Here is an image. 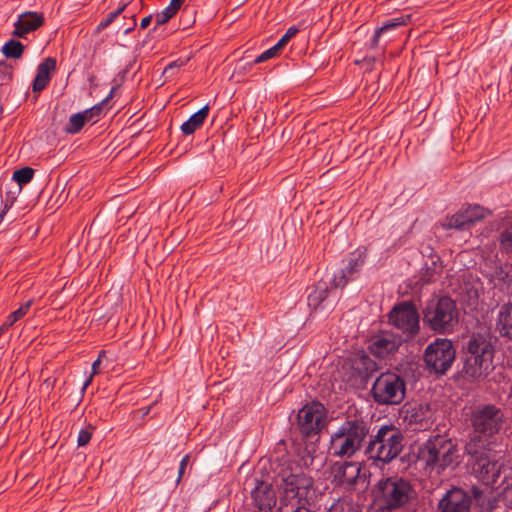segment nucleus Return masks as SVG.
Here are the masks:
<instances>
[{
    "label": "nucleus",
    "instance_id": "obj_1",
    "mask_svg": "<svg viewBox=\"0 0 512 512\" xmlns=\"http://www.w3.org/2000/svg\"><path fill=\"white\" fill-rule=\"evenodd\" d=\"M417 458L426 469L441 473L447 468H455L460 463L461 451L455 441L437 435L418 447Z\"/></svg>",
    "mask_w": 512,
    "mask_h": 512
},
{
    "label": "nucleus",
    "instance_id": "obj_2",
    "mask_svg": "<svg viewBox=\"0 0 512 512\" xmlns=\"http://www.w3.org/2000/svg\"><path fill=\"white\" fill-rule=\"evenodd\" d=\"M379 510L392 512L404 508L417 496L411 483L401 477H388L377 482L372 490Z\"/></svg>",
    "mask_w": 512,
    "mask_h": 512
},
{
    "label": "nucleus",
    "instance_id": "obj_3",
    "mask_svg": "<svg viewBox=\"0 0 512 512\" xmlns=\"http://www.w3.org/2000/svg\"><path fill=\"white\" fill-rule=\"evenodd\" d=\"M488 442L481 437H473L467 444L466 450L471 457L473 471L476 477L486 486H492L497 483L501 465L499 459L501 456L487 448Z\"/></svg>",
    "mask_w": 512,
    "mask_h": 512
},
{
    "label": "nucleus",
    "instance_id": "obj_4",
    "mask_svg": "<svg viewBox=\"0 0 512 512\" xmlns=\"http://www.w3.org/2000/svg\"><path fill=\"white\" fill-rule=\"evenodd\" d=\"M494 348L490 341L481 335H474L467 344L464 374L473 380L486 378L494 369Z\"/></svg>",
    "mask_w": 512,
    "mask_h": 512
},
{
    "label": "nucleus",
    "instance_id": "obj_5",
    "mask_svg": "<svg viewBox=\"0 0 512 512\" xmlns=\"http://www.w3.org/2000/svg\"><path fill=\"white\" fill-rule=\"evenodd\" d=\"M459 321L456 303L448 297L431 301L424 311V322L434 331L449 333Z\"/></svg>",
    "mask_w": 512,
    "mask_h": 512
},
{
    "label": "nucleus",
    "instance_id": "obj_6",
    "mask_svg": "<svg viewBox=\"0 0 512 512\" xmlns=\"http://www.w3.org/2000/svg\"><path fill=\"white\" fill-rule=\"evenodd\" d=\"M366 436L365 427L358 421H346L331 434L330 451L339 457H350L359 450Z\"/></svg>",
    "mask_w": 512,
    "mask_h": 512
},
{
    "label": "nucleus",
    "instance_id": "obj_7",
    "mask_svg": "<svg viewBox=\"0 0 512 512\" xmlns=\"http://www.w3.org/2000/svg\"><path fill=\"white\" fill-rule=\"evenodd\" d=\"M283 497L285 505L301 508L310 505L314 497L312 478L305 473H295L283 478Z\"/></svg>",
    "mask_w": 512,
    "mask_h": 512
},
{
    "label": "nucleus",
    "instance_id": "obj_8",
    "mask_svg": "<svg viewBox=\"0 0 512 512\" xmlns=\"http://www.w3.org/2000/svg\"><path fill=\"white\" fill-rule=\"evenodd\" d=\"M402 449V438L392 427H382L370 441L367 454L370 459L381 462H390Z\"/></svg>",
    "mask_w": 512,
    "mask_h": 512
},
{
    "label": "nucleus",
    "instance_id": "obj_9",
    "mask_svg": "<svg viewBox=\"0 0 512 512\" xmlns=\"http://www.w3.org/2000/svg\"><path fill=\"white\" fill-rule=\"evenodd\" d=\"M373 397L380 404H399L405 396L403 380L394 373L381 374L372 387Z\"/></svg>",
    "mask_w": 512,
    "mask_h": 512
},
{
    "label": "nucleus",
    "instance_id": "obj_10",
    "mask_svg": "<svg viewBox=\"0 0 512 512\" xmlns=\"http://www.w3.org/2000/svg\"><path fill=\"white\" fill-rule=\"evenodd\" d=\"M455 355L452 341L438 338L427 346L424 360L426 365L435 373L444 374L454 362Z\"/></svg>",
    "mask_w": 512,
    "mask_h": 512
},
{
    "label": "nucleus",
    "instance_id": "obj_11",
    "mask_svg": "<svg viewBox=\"0 0 512 512\" xmlns=\"http://www.w3.org/2000/svg\"><path fill=\"white\" fill-rule=\"evenodd\" d=\"M326 423V409L319 402L304 405L297 414V428L305 436L318 434Z\"/></svg>",
    "mask_w": 512,
    "mask_h": 512
},
{
    "label": "nucleus",
    "instance_id": "obj_12",
    "mask_svg": "<svg viewBox=\"0 0 512 512\" xmlns=\"http://www.w3.org/2000/svg\"><path fill=\"white\" fill-rule=\"evenodd\" d=\"M390 323L407 338L419 330V314L410 302H403L393 308L389 314Z\"/></svg>",
    "mask_w": 512,
    "mask_h": 512
},
{
    "label": "nucleus",
    "instance_id": "obj_13",
    "mask_svg": "<svg viewBox=\"0 0 512 512\" xmlns=\"http://www.w3.org/2000/svg\"><path fill=\"white\" fill-rule=\"evenodd\" d=\"M503 414L494 406H485L478 409L472 418L475 432L484 437L497 433L502 423Z\"/></svg>",
    "mask_w": 512,
    "mask_h": 512
},
{
    "label": "nucleus",
    "instance_id": "obj_14",
    "mask_svg": "<svg viewBox=\"0 0 512 512\" xmlns=\"http://www.w3.org/2000/svg\"><path fill=\"white\" fill-rule=\"evenodd\" d=\"M488 211L478 205H469L461 208L456 214L446 219L443 224L448 229H469L476 222L483 220Z\"/></svg>",
    "mask_w": 512,
    "mask_h": 512
},
{
    "label": "nucleus",
    "instance_id": "obj_15",
    "mask_svg": "<svg viewBox=\"0 0 512 512\" xmlns=\"http://www.w3.org/2000/svg\"><path fill=\"white\" fill-rule=\"evenodd\" d=\"M404 421L414 430H425L433 423V411L428 403H419L404 408Z\"/></svg>",
    "mask_w": 512,
    "mask_h": 512
},
{
    "label": "nucleus",
    "instance_id": "obj_16",
    "mask_svg": "<svg viewBox=\"0 0 512 512\" xmlns=\"http://www.w3.org/2000/svg\"><path fill=\"white\" fill-rule=\"evenodd\" d=\"M255 487L251 490L253 504L262 512H270L277 502L276 492L266 480L252 479Z\"/></svg>",
    "mask_w": 512,
    "mask_h": 512
},
{
    "label": "nucleus",
    "instance_id": "obj_17",
    "mask_svg": "<svg viewBox=\"0 0 512 512\" xmlns=\"http://www.w3.org/2000/svg\"><path fill=\"white\" fill-rule=\"evenodd\" d=\"M364 262V252L356 251L353 253L348 259L346 266L334 273L333 277L331 278V283L333 286L335 288L344 287L348 281L356 277L364 265Z\"/></svg>",
    "mask_w": 512,
    "mask_h": 512
},
{
    "label": "nucleus",
    "instance_id": "obj_18",
    "mask_svg": "<svg viewBox=\"0 0 512 512\" xmlns=\"http://www.w3.org/2000/svg\"><path fill=\"white\" fill-rule=\"evenodd\" d=\"M471 504L469 495L460 488L447 491L439 502L442 512H468Z\"/></svg>",
    "mask_w": 512,
    "mask_h": 512
},
{
    "label": "nucleus",
    "instance_id": "obj_19",
    "mask_svg": "<svg viewBox=\"0 0 512 512\" xmlns=\"http://www.w3.org/2000/svg\"><path fill=\"white\" fill-rule=\"evenodd\" d=\"M335 287L331 283V279L329 281L321 280L319 281L314 289L308 295V305L313 310H318L323 307L326 308L329 304H333L336 296Z\"/></svg>",
    "mask_w": 512,
    "mask_h": 512
},
{
    "label": "nucleus",
    "instance_id": "obj_20",
    "mask_svg": "<svg viewBox=\"0 0 512 512\" xmlns=\"http://www.w3.org/2000/svg\"><path fill=\"white\" fill-rule=\"evenodd\" d=\"M402 339L391 332H382L371 339L370 352L378 357L393 353L400 346Z\"/></svg>",
    "mask_w": 512,
    "mask_h": 512
},
{
    "label": "nucleus",
    "instance_id": "obj_21",
    "mask_svg": "<svg viewBox=\"0 0 512 512\" xmlns=\"http://www.w3.org/2000/svg\"><path fill=\"white\" fill-rule=\"evenodd\" d=\"M115 90L116 87H113L108 96L99 105H96L89 110H85L82 113L71 115L66 126V131L68 133H77L83 127L86 121L91 120L93 115L99 114L102 106L105 105L113 97Z\"/></svg>",
    "mask_w": 512,
    "mask_h": 512
},
{
    "label": "nucleus",
    "instance_id": "obj_22",
    "mask_svg": "<svg viewBox=\"0 0 512 512\" xmlns=\"http://www.w3.org/2000/svg\"><path fill=\"white\" fill-rule=\"evenodd\" d=\"M44 18L42 14L37 12H24L19 15L18 20L14 23L15 30L13 35L17 37H24L31 31L36 30L43 24Z\"/></svg>",
    "mask_w": 512,
    "mask_h": 512
},
{
    "label": "nucleus",
    "instance_id": "obj_23",
    "mask_svg": "<svg viewBox=\"0 0 512 512\" xmlns=\"http://www.w3.org/2000/svg\"><path fill=\"white\" fill-rule=\"evenodd\" d=\"M56 69L55 59L48 57L38 65L37 74L33 81V91H42L49 83L51 73Z\"/></svg>",
    "mask_w": 512,
    "mask_h": 512
},
{
    "label": "nucleus",
    "instance_id": "obj_24",
    "mask_svg": "<svg viewBox=\"0 0 512 512\" xmlns=\"http://www.w3.org/2000/svg\"><path fill=\"white\" fill-rule=\"evenodd\" d=\"M410 19V14H402L400 16L393 17L383 22L382 26L379 27L374 33V36L372 38V46L376 47L379 44L380 38L384 34L400 26L406 25L407 23L410 22Z\"/></svg>",
    "mask_w": 512,
    "mask_h": 512
},
{
    "label": "nucleus",
    "instance_id": "obj_25",
    "mask_svg": "<svg viewBox=\"0 0 512 512\" xmlns=\"http://www.w3.org/2000/svg\"><path fill=\"white\" fill-rule=\"evenodd\" d=\"M360 471V463L346 462L337 468L335 476L341 483L351 485L358 479Z\"/></svg>",
    "mask_w": 512,
    "mask_h": 512
},
{
    "label": "nucleus",
    "instance_id": "obj_26",
    "mask_svg": "<svg viewBox=\"0 0 512 512\" xmlns=\"http://www.w3.org/2000/svg\"><path fill=\"white\" fill-rule=\"evenodd\" d=\"M497 328L502 336L512 339V303L500 307L497 317Z\"/></svg>",
    "mask_w": 512,
    "mask_h": 512
},
{
    "label": "nucleus",
    "instance_id": "obj_27",
    "mask_svg": "<svg viewBox=\"0 0 512 512\" xmlns=\"http://www.w3.org/2000/svg\"><path fill=\"white\" fill-rule=\"evenodd\" d=\"M207 115L208 106H204L203 108L192 114L190 118L181 125V131L185 135L192 134L196 129H198L203 124Z\"/></svg>",
    "mask_w": 512,
    "mask_h": 512
},
{
    "label": "nucleus",
    "instance_id": "obj_28",
    "mask_svg": "<svg viewBox=\"0 0 512 512\" xmlns=\"http://www.w3.org/2000/svg\"><path fill=\"white\" fill-rule=\"evenodd\" d=\"M181 4L182 0H171L170 4L166 8L154 15L156 25H162L171 19L177 13Z\"/></svg>",
    "mask_w": 512,
    "mask_h": 512
},
{
    "label": "nucleus",
    "instance_id": "obj_29",
    "mask_svg": "<svg viewBox=\"0 0 512 512\" xmlns=\"http://www.w3.org/2000/svg\"><path fill=\"white\" fill-rule=\"evenodd\" d=\"M24 46L16 40H9L2 47V53L6 58H20L23 54Z\"/></svg>",
    "mask_w": 512,
    "mask_h": 512
},
{
    "label": "nucleus",
    "instance_id": "obj_30",
    "mask_svg": "<svg viewBox=\"0 0 512 512\" xmlns=\"http://www.w3.org/2000/svg\"><path fill=\"white\" fill-rule=\"evenodd\" d=\"M34 176V170L30 167H23L14 171L12 181L17 184V187L22 189V186L28 184Z\"/></svg>",
    "mask_w": 512,
    "mask_h": 512
},
{
    "label": "nucleus",
    "instance_id": "obj_31",
    "mask_svg": "<svg viewBox=\"0 0 512 512\" xmlns=\"http://www.w3.org/2000/svg\"><path fill=\"white\" fill-rule=\"evenodd\" d=\"M327 512H360L351 500L343 498L333 503Z\"/></svg>",
    "mask_w": 512,
    "mask_h": 512
},
{
    "label": "nucleus",
    "instance_id": "obj_32",
    "mask_svg": "<svg viewBox=\"0 0 512 512\" xmlns=\"http://www.w3.org/2000/svg\"><path fill=\"white\" fill-rule=\"evenodd\" d=\"M353 365L355 370H357L359 373L368 374L375 369V363L367 356H362L359 361L356 360Z\"/></svg>",
    "mask_w": 512,
    "mask_h": 512
},
{
    "label": "nucleus",
    "instance_id": "obj_33",
    "mask_svg": "<svg viewBox=\"0 0 512 512\" xmlns=\"http://www.w3.org/2000/svg\"><path fill=\"white\" fill-rule=\"evenodd\" d=\"M500 247L506 252H512V224L500 235Z\"/></svg>",
    "mask_w": 512,
    "mask_h": 512
},
{
    "label": "nucleus",
    "instance_id": "obj_34",
    "mask_svg": "<svg viewBox=\"0 0 512 512\" xmlns=\"http://www.w3.org/2000/svg\"><path fill=\"white\" fill-rule=\"evenodd\" d=\"M21 190L22 189L19 187L8 190L5 197L2 199V205L5 206L6 209H11Z\"/></svg>",
    "mask_w": 512,
    "mask_h": 512
},
{
    "label": "nucleus",
    "instance_id": "obj_35",
    "mask_svg": "<svg viewBox=\"0 0 512 512\" xmlns=\"http://www.w3.org/2000/svg\"><path fill=\"white\" fill-rule=\"evenodd\" d=\"M280 49L281 48L276 43L274 46H272L271 48L267 49L266 51L261 53L259 56H257L255 58V60L252 62V64L262 63V62H265V61L275 57Z\"/></svg>",
    "mask_w": 512,
    "mask_h": 512
},
{
    "label": "nucleus",
    "instance_id": "obj_36",
    "mask_svg": "<svg viewBox=\"0 0 512 512\" xmlns=\"http://www.w3.org/2000/svg\"><path fill=\"white\" fill-rule=\"evenodd\" d=\"M33 301L32 300H28L27 302H25L24 304H22L17 310H15L14 312H12L8 317L11 319V322H17L18 320H20L22 317H24L31 305H32Z\"/></svg>",
    "mask_w": 512,
    "mask_h": 512
},
{
    "label": "nucleus",
    "instance_id": "obj_37",
    "mask_svg": "<svg viewBox=\"0 0 512 512\" xmlns=\"http://www.w3.org/2000/svg\"><path fill=\"white\" fill-rule=\"evenodd\" d=\"M104 354H105V352L101 351L99 356H98V358L93 362V364H92V373L85 380V382L83 384V388H82L83 390H85L90 385V383L92 382L93 376L99 373V365L101 363V358H102V356H104Z\"/></svg>",
    "mask_w": 512,
    "mask_h": 512
},
{
    "label": "nucleus",
    "instance_id": "obj_38",
    "mask_svg": "<svg viewBox=\"0 0 512 512\" xmlns=\"http://www.w3.org/2000/svg\"><path fill=\"white\" fill-rule=\"evenodd\" d=\"M92 436L91 427L80 430L77 438L78 446H85L89 443Z\"/></svg>",
    "mask_w": 512,
    "mask_h": 512
},
{
    "label": "nucleus",
    "instance_id": "obj_39",
    "mask_svg": "<svg viewBox=\"0 0 512 512\" xmlns=\"http://www.w3.org/2000/svg\"><path fill=\"white\" fill-rule=\"evenodd\" d=\"M482 495H483V492L481 493H478L477 491H475V498L477 500V503L483 508V509H486V510H491L495 507V500L494 499H491L489 498L487 500V503L485 502V499L483 498L482 499Z\"/></svg>",
    "mask_w": 512,
    "mask_h": 512
},
{
    "label": "nucleus",
    "instance_id": "obj_40",
    "mask_svg": "<svg viewBox=\"0 0 512 512\" xmlns=\"http://www.w3.org/2000/svg\"><path fill=\"white\" fill-rule=\"evenodd\" d=\"M298 29L295 26L290 27L286 33L281 37V39L277 42L280 48H283L287 42L296 35Z\"/></svg>",
    "mask_w": 512,
    "mask_h": 512
},
{
    "label": "nucleus",
    "instance_id": "obj_41",
    "mask_svg": "<svg viewBox=\"0 0 512 512\" xmlns=\"http://www.w3.org/2000/svg\"><path fill=\"white\" fill-rule=\"evenodd\" d=\"M183 65H184L183 61H174L166 66V68L164 69V74L167 77H171L174 74V70L180 69Z\"/></svg>",
    "mask_w": 512,
    "mask_h": 512
},
{
    "label": "nucleus",
    "instance_id": "obj_42",
    "mask_svg": "<svg viewBox=\"0 0 512 512\" xmlns=\"http://www.w3.org/2000/svg\"><path fill=\"white\" fill-rule=\"evenodd\" d=\"M502 497L505 505L512 509V484L503 490Z\"/></svg>",
    "mask_w": 512,
    "mask_h": 512
},
{
    "label": "nucleus",
    "instance_id": "obj_43",
    "mask_svg": "<svg viewBox=\"0 0 512 512\" xmlns=\"http://www.w3.org/2000/svg\"><path fill=\"white\" fill-rule=\"evenodd\" d=\"M188 462H189V455H185L180 462L179 472H178L179 475H178V479H177L178 482L180 481V479L186 469V466L188 465Z\"/></svg>",
    "mask_w": 512,
    "mask_h": 512
},
{
    "label": "nucleus",
    "instance_id": "obj_44",
    "mask_svg": "<svg viewBox=\"0 0 512 512\" xmlns=\"http://www.w3.org/2000/svg\"><path fill=\"white\" fill-rule=\"evenodd\" d=\"M492 277L496 280H498L499 282L500 281H505L506 278L508 277V274L507 272H505L502 268H497L496 271H495V274L492 275Z\"/></svg>",
    "mask_w": 512,
    "mask_h": 512
},
{
    "label": "nucleus",
    "instance_id": "obj_45",
    "mask_svg": "<svg viewBox=\"0 0 512 512\" xmlns=\"http://www.w3.org/2000/svg\"><path fill=\"white\" fill-rule=\"evenodd\" d=\"M123 9H124V7H121L117 11L110 13L109 17L107 18V20L105 22H103L101 25L103 27L107 26L109 23H111L122 12Z\"/></svg>",
    "mask_w": 512,
    "mask_h": 512
},
{
    "label": "nucleus",
    "instance_id": "obj_46",
    "mask_svg": "<svg viewBox=\"0 0 512 512\" xmlns=\"http://www.w3.org/2000/svg\"><path fill=\"white\" fill-rule=\"evenodd\" d=\"M152 20H154V16H152V15H149V16H147V17H144V18L141 20L140 27H141V28H146V27H148Z\"/></svg>",
    "mask_w": 512,
    "mask_h": 512
},
{
    "label": "nucleus",
    "instance_id": "obj_47",
    "mask_svg": "<svg viewBox=\"0 0 512 512\" xmlns=\"http://www.w3.org/2000/svg\"><path fill=\"white\" fill-rule=\"evenodd\" d=\"M10 209H6L5 206L2 205V208L0 210V224L2 223V221L4 220L5 218V215L7 214V212L9 211Z\"/></svg>",
    "mask_w": 512,
    "mask_h": 512
},
{
    "label": "nucleus",
    "instance_id": "obj_48",
    "mask_svg": "<svg viewBox=\"0 0 512 512\" xmlns=\"http://www.w3.org/2000/svg\"><path fill=\"white\" fill-rule=\"evenodd\" d=\"M13 324L14 322H11V319L8 317L7 320L3 323V326L9 329Z\"/></svg>",
    "mask_w": 512,
    "mask_h": 512
}]
</instances>
